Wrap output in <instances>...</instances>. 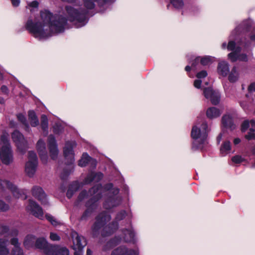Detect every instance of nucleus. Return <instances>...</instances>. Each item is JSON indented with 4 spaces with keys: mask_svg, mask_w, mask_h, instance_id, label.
<instances>
[{
    "mask_svg": "<svg viewBox=\"0 0 255 255\" xmlns=\"http://www.w3.org/2000/svg\"><path fill=\"white\" fill-rule=\"evenodd\" d=\"M40 16L43 20L41 22H33L32 19H28L26 23V29L32 34L35 37H46L52 35V33H59L64 31L67 24L65 17L61 15H53L47 10L42 11Z\"/></svg>",
    "mask_w": 255,
    "mask_h": 255,
    "instance_id": "obj_1",
    "label": "nucleus"
},
{
    "mask_svg": "<svg viewBox=\"0 0 255 255\" xmlns=\"http://www.w3.org/2000/svg\"><path fill=\"white\" fill-rule=\"evenodd\" d=\"M8 136V134L5 132H3L0 136V141L2 146L0 149V158L2 163L6 165L12 163L13 161L12 151Z\"/></svg>",
    "mask_w": 255,
    "mask_h": 255,
    "instance_id": "obj_2",
    "label": "nucleus"
},
{
    "mask_svg": "<svg viewBox=\"0 0 255 255\" xmlns=\"http://www.w3.org/2000/svg\"><path fill=\"white\" fill-rule=\"evenodd\" d=\"M65 9L68 15V20L73 22L76 27H82L87 23L86 10L79 11L70 6H66Z\"/></svg>",
    "mask_w": 255,
    "mask_h": 255,
    "instance_id": "obj_3",
    "label": "nucleus"
},
{
    "mask_svg": "<svg viewBox=\"0 0 255 255\" xmlns=\"http://www.w3.org/2000/svg\"><path fill=\"white\" fill-rule=\"evenodd\" d=\"M202 131L197 126H194L192 127L191 132V136L195 140L200 139L199 144H204L208 136L209 130L208 129V125L206 122H204L201 124ZM196 141L193 142V148L197 149L198 147H195Z\"/></svg>",
    "mask_w": 255,
    "mask_h": 255,
    "instance_id": "obj_4",
    "label": "nucleus"
},
{
    "mask_svg": "<svg viewBox=\"0 0 255 255\" xmlns=\"http://www.w3.org/2000/svg\"><path fill=\"white\" fill-rule=\"evenodd\" d=\"M102 197L101 194H98L89 200L85 204L87 209L84 212L79 220L86 221L91 216L97 207L96 202Z\"/></svg>",
    "mask_w": 255,
    "mask_h": 255,
    "instance_id": "obj_5",
    "label": "nucleus"
},
{
    "mask_svg": "<svg viewBox=\"0 0 255 255\" xmlns=\"http://www.w3.org/2000/svg\"><path fill=\"white\" fill-rule=\"evenodd\" d=\"M28 161L25 163V171L27 175L32 177L35 173L38 164L37 157L33 151H29L28 153Z\"/></svg>",
    "mask_w": 255,
    "mask_h": 255,
    "instance_id": "obj_6",
    "label": "nucleus"
},
{
    "mask_svg": "<svg viewBox=\"0 0 255 255\" xmlns=\"http://www.w3.org/2000/svg\"><path fill=\"white\" fill-rule=\"evenodd\" d=\"M73 245L72 248L75 250V255H81V252L83 248L86 246V239L82 236H79L76 232L71 233Z\"/></svg>",
    "mask_w": 255,
    "mask_h": 255,
    "instance_id": "obj_7",
    "label": "nucleus"
},
{
    "mask_svg": "<svg viewBox=\"0 0 255 255\" xmlns=\"http://www.w3.org/2000/svg\"><path fill=\"white\" fill-rule=\"evenodd\" d=\"M11 138L19 151L24 154L27 148V143L22 134L15 130L12 133Z\"/></svg>",
    "mask_w": 255,
    "mask_h": 255,
    "instance_id": "obj_8",
    "label": "nucleus"
},
{
    "mask_svg": "<svg viewBox=\"0 0 255 255\" xmlns=\"http://www.w3.org/2000/svg\"><path fill=\"white\" fill-rule=\"evenodd\" d=\"M111 219V215L106 211H103L100 213L96 218V222L92 227L93 234L96 235L104 226L105 222L110 221Z\"/></svg>",
    "mask_w": 255,
    "mask_h": 255,
    "instance_id": "obj_9",
    "label": "nucleus"
},
{
    "mask_svg": "<svg viewBox=\"0 0 255 255\" xmlns=\"http://www.w3.org/2000/svg\"><path fill=\"white\" fill-rule=\"evenodd\" d=\"M76 146L75 141H68L65 143L63 149L64 155L67 159V164H72L74 162V153L73 148Z\"/></svg>",
    "mask_w": 255,
    "mask_h": 255,
    "instance_id": "obj_10",
    "label": "nucleus"
},
{
    "mask_svg": "<svg viewBox=\"0 0 255 255\" xmlns=\"http://www.w3.org/2000/svg\"><path fill=\"white\" fill-rule=\"evenodd\" d=\"M122 202V198L121 197L114 195L108 197L103 203V207L107 210H110L120 206Z\"/></svg>",
    "mask_w": 255,
    "mask_h": 255,
    "instance_id": "obj_11",
    "label": "nucleus"
},
{
    "mask_svg": "<svg viewBox=\"0 0 255 255\" xmlns=\"http://www.w3.org/2000/svg\"><path fill=\"white\" fill-rule=\"evenodd\" d=\"M32 196L40 201L43 205H47L48 202L46 198V195L42 188L39 186H33L31 189Z\"/></svg>",
    "mask_w": 255,
    "mask_h": 255,
    "instance_id": "obj_12",
    "label": "nucleus"
},
{
    "mask_svg": "<svg viewBox=\"0 0 255 255\" xmlns=\"http://www.w3.org/2000/svg\"><path fill=\"white\" fill-rule=\"evenodd\" d=\"M48 145L51 158L53 160L56 159L59 151L55 138L52 134L48 137Z\"/></svg>",
    "mask_w": 255,
    "mask_h": 255,
    "instance_id": "obj_13",
    "label": "nucleus"
},
{
    "mask_svg": "<svg viewBox=\"0 0 255 255\" xmlns=\"http://www.w3.org/2000/svg\"><path fill=\"white\" fill-rule=\"evenodd\" d=\"M29 205L27 208L29 210L31 214L35 217L41 218L43 217V212L42 208L35 201L29 199L28 200Z\"/></svg>",
    "mask_w": 255,
    "mask_h": 255,
    "instance_id": "obj_14",
    "label": "nucleus"
},
{
    "mask_svg": "<svg viewBox=\"0 0 255 255\" xmlns=\"http://www.w3.org/2000/svg\"><path fill=\"white\" fill-rule=\"evenodd\" d=\"M233 116L232 114L224 115L221 120V123L223 126L226 129L231 131L234 130L236 128V126L234 123Z\"/></svg>",
    "mask_w": 255,
    "mask_h": 255,
    "instance_id": "obj_15",
    "label": "nucleus"
},
{
    "mask_svg": "<svg viewBox=\"0 0 255 255\" xmlns=\"http://www.w3.org/2000/svg\"><path fill=\"white\" fill-rule=\"evenodd\" d=\"M111 255H138V254L132 249H128L126 246H121L114 249Z\"/></svg>",
    "mask_w": 255,
    "mask_h": 255,
    "instance_id": "obj_16",
    "label": "nucleus"
},
{
    "mask_svg": "<svg viewBox=\"0 0 255 255\" xmlns=\"http://www.w3.org/2000/svg\"><path fill=\"white\" fill-rule=\"evenodd\" d=\"M52 245L48 244L46 240L44 238H39L36 239V243L35 248L36 249L42 250L44 253L46 255L49 254L51 247Z\"/></svg>",
    "mask_w": 255,
    "mask_h": 255,
    "instance_id": "obj_17",
    "label": "nucleus"
},
{
    "mask_svg": "<svg viewBox=\"0 0 255 255\" xmlns=\"http://www.w3.org/2000/svg\"><path fill=\"white\" fill-rule=\"evenodd\" d=\"M36 147L40 159L44 163H46L48 156L45 147V143L42 139H39L37 142Z\"/></svg>",
    "mask_w": 255,
    "mask_h": 255,
    "instance_id": "obj_18",
    "label": "nucleus"
},
{
    "mask_svg": "<svg viewBox=\"0 0 255 255\" xmlns=\"http://www.w3.org/2000/svg\"><path fill=\"white\" fill-rule=\"evenodd\" d=\"M48 255H69V250L66 248L52 246Z\"/></svg>",
    "mask_w": 255,
    "mask_h": 255,
    "instance_id": "obj_19",
    "label": "nucleus"
},
{
    "mask_svg": "<svg viewBox=\"0 0 255 255\" xmlns=\"http://www.w3.org/2000/svg\"><path fill=\"white\" fill-rule=\"evenodd\" d=\"M119 225L116 222H113L106 226L103 229V235L108 236L116 232L118 229Z\"/></svg>",
    "mask_w": 255,
    "mask_h": 255,
    "instance_id": "obj_20",
    "label": "nucleus"
},
{
    "mask_svg": "<svg viewBox=\"0 0 255 255\" xmlns=\"http://www.w3.org/2000/svg\"><path fill=\"white\" fill-rule=\"evenodd\" d=\"M103 177V173H91L87 175L85 180V182L86 184H89L93 181L99 182Z\"/></svg>",
    "mask_w": 255,
    "mask_h": 255,
    "instance_id": "obj_21",
    "label": "nucleus"
},
{
    "mask_svg": "<svg viewBox=\"0 0 255 255\" xmlns=\"http://www.w3.org/2000/svg\"><path fill=\"white\" fill-rule=\"evenodd\" d=\"M35 236L32 235H27L24 241L23 245L24 247L27 249L30 248H35L36 243Z\"/></svg>",
    "mask_w": 255,
    "mask_h": 255,
    "instance_id": "obj_22",
    "label": "nucleus"
},
{
    "mask_svg": "<svg viewBox=\"0 0 255 255\" xmlns=\"http://www.w3.org/2000/svg\"><path fill=\"white\" fill-rule=\"evenodd\" d=\"M220 115V111L216 107H213L209 108L206 111V116L210 119L216 118L219 117Z\"/></svg>",
    "mask_w": 255,
    "mask_h": 255,
    "instance_id": "obj_23",
    "label": "nucleus"
},
{
    "mask_svg": "<svg viewBox=\"0 0 255 255\" xmlns=\"http://www.w3.org/2000/svg\"><path fill=\"white\" fill-rule=\"evenodd\" d=\"M218 71L220 75L225 77L229 72V66L227 63L225 62L219 63L218 66Z\"/></svg>",
    "mask_w": 255,
    "mask_h": 255,
    "instance_id": "obj_24",
    "label": "nucleus"
},
{
    "mask_svg": "<svg viewBox=\"0 0 255 255\" xmlns=\"http://www.w3.org/2000/svg\"><path fill=\"white\" fill-rule=\"evenodd\" d=\"M94 159L91 157L87 153H84L82 157L78 162V165L81 167H85L91 161Z\"/></svg>",
    "mask_w": 255,
    "mask_h": 255,
    "instance_id": "obj_25",
    "label": "nucleus"
},
{
    "mask_svg": "<svg viewBox=\"0 0 255 255\" xmlns=\"http://www.w3.org/2000/svg\"><path fill=\"white\" fill-rule=\"evenodd\" d=\"M28 117L30 120V125L32 127H36L39 124L37 117L33 111H30L28 112Z\"/></svg>",
    "mask_w": 255,
    "mask_h": 255,
    "instance_id": "obj_26",
    "label": "nucleus"
},
{
    "mask_svg": "<svg viewBox=\"0 0 255 255\" xmlns=\"http://www.w3.org/2000/svg\"><path fill=\"white\" fill-rule=\"evenodd\" d=\"M12 192L14 197L16 198H20L22 194H24L23 192L17 188V187L12 183L11 185L9 186V189Z\"/></svg>",
    "mask_w": 255,
    "mask_h": 255,
    "instance_id": "obj_27",
    "label": "nucleus"
},
{
    "mask_svg": "<svg viewBox=\"0 0 255 255\" xmlns=\"http://www.w3.org/2000/svg\"><path fill=\"white\" fill-rule=\"evenodd\" d=\"M6 240L2 239L0 244V255H8L9 254V249L6 246Z\"/></svg>",
    "mask_w": 255,
    "mask_h": 255,
    "instance_id": "obj_28",
    "label": "nucleus"
},
{
    "mask_svg": "<svg viewBox=\"0 0 255 255\" xmlns=\"http://www.w3.org/2000/svg\"><path fill=\"white\" fill-rule=\"evenodd\" d=\"M114 185L112 183H109L105 184L104 186V189L105 191H109L112 190V192L113 195H117L120 191V189L118 188H113Z\"/></svg>",
    "mask_w": 255,
    "mask_h": 255,
    "instance_id": "obj_29",
    "label": "nucleus"
},
{
    "mask_svg": "<svg viewBox=\"0 0 255 255\" xmlns=\"http://www.w3.org/2000/svg\"><path fill=\"white\" fill-rule=\"evenodd\" d=\"M238 78V73L237 72V68L234 67L231 73L229 74L228 79L231 82H236Z\"/></svg>",
    "mask_w": 255,
    "mask_h": 255,
    "instance_id": "obj_30",
    "label": "nucleus"
},
{
    "mask_svg": "<svg viewBox=\"0 0 255 255\" xmlns=\"http://www.w3.org/2000/svg\"><path fill=\"white\" fill-rule=\"evenodd\" d=\"M99 0H83L84 6L88 9H92L95 8L96 2L98 4Z\"/></svg>",
    "mask_w": 255,
    "mask_h": 255,
    "instance_id": "obj_31",
    "label": "nucleus"
},
{
    "mask_svg": "<svg viewBox=\"0 0 255 255\" xmlns=\"http://www.w3.org/2000/svg\"><path fill=\"white\" fill-rule=\"evenodd\" d=\"M41 127L43 131L47 130L48 127V120L47 117L45 115H42L41 117Z\"/></svg>",
    "mask_w": 255,
    "mask_h": 255,
    "instance_id": "obj_32",
    "label": "nucleus"
},
{
    "mask_svg": "<svg viewBox=\"0 0 255 255\" xmlns=\"http://www.w3.org/2000/svg\"><path fill=\"white\" fill-rule=\"evenodd\" d=\"M231 150V143L229 141H225L222 145L220 151L222 154H226L227 151Z\"/></svg>",
    "mask_w": 255,
    "mask_h": 255,
    "instance_id": "obj_33",
    "label": "nucleus"
},
{
    "mask_svg": "<svg viewBox=\"0 0 255 255\" xmlns=\"http://www.w3.org/2000/svg\"><path fill=\"white\" fill-rule=\"evenodd\" d=\"M212 104L214 105H218L220 100V96L218 93L215 92L210 98Z\"/></svg>",
    "mask_w": 255,
    "mask_h": 255,
    "instance_id": "obj_34",
    "label": "nucleus"
},
{
    "mask_svg": "<svg viewBox=\"0 0 255 255\" xmlns=\"http://www.w3.org/2000/svg\"><path fill=\"white\" fill-rule=\"evenodd\" d=\"M170 3L176 8H182L184 5V2L182 0H170Z\"/></svg>",
    "mask_w": 255,
    "mask_h": 255,
    "instance_id": "obj_35",
    "label": "nucleus"
},
{
    "mask_svg": "<svg viewBox=\"0 0 255 255\" xmlns=\"http://www.w3.org/2000/svg\"><path fill=\"white\" fill-rule=\"evenodd\" d=\"M215 92L210 87L205 88L203 90V94L206 99H210Z\"/></svg>",
    "mask_w": 255,
    "mask_h": 255,
    "instance_id": "obj_36",
    "label": "nucleus"
},
{
    "mask_svg": "<svg viewBox=\"0 0 255 255\" xmlns=\"http://www.w3.org/2000/svg\"><path fill=\"white\" fill-rule=\"evenodd\" d=\"M12 183L9 181L0 179V188L2 190H4L5 187L9 189V186L11 185Z\"/></svg>",
    "mask_w": 255,
    "mask_h": 255,
    "instance_id": "obj_37",
    "label": "nucleus"
},
{
    "mask_svg": "<svg viewBox=\"0 0 255 255\" xmlns=\"http://www.w3.org/2000/svg\"><path fill=\"white\" fill-rule=\"evenodd\" d=\"M212 62V60L209 56H205L203 57H200V63L203 66H206Z\"/></svg>",
    "mask_w": 255,
    "mask_h": 255,
    "instance_id": "obj_38",
    "label": "nucleus"
},
{
    "mask_svg": "<svg viewBox=\"0 0 255 255\" xmlns=\"http://www.w3.org/2000/svg\"><path fill=\"white\" fill-rule=\"evenodd\" d=\"M200 57H197L191 62V67L193 70H197L200 69Z\"/></svg>",
    "mask_w": 255,
    "mask_h": 255,
    "instance_id": "obj_39",
    "label": "nucleus"
},
{
    "mask_svg": "<svg viewBox=\"0 0 255 255\" xmlns=\"http://www.w3.org/2000/svg\"><path fill=\"white\" fill-rule=\"evenodd\" d=\"M126 216V211L125 210H122L117 213L115 219L117 221H120L123 220Z\"/></svg>",
    "mask_w": 255,
    "mask_h": 255,
    "instance_id": "obj_40",
    "label": "nucleus"
},
{
    "mask_svg": "<svg viewBox=\"0 0 255 255\" xmlns=\"http://www.w3.org/2000/svg\"><path fill=\"white\" fill-rule=\"evenodd\" d=\"M46 218L53 226H56L59 224L56 219L50 215H46Z\"/></svg>",
    "mask_w": 255,
    "mask_h": 255,
    "instance_id": "obj_41",
    "label": "nucleus"
},
{
    "mask_svg": "<svg viewBox=\"0 0 255 255\" xmlns=\"http://www.w3.org/2000/svg\"><path fill=\"white\" fill-rule=\"evenodd\" d=\"M9 209V206L3 201L0 200V212H6Z\"/></svg>",
    "mask_w": 255,
    "mask_h": 255,
    "instance_id": "obj_42",
    "label": "nucleus"
},
{
    "mask_svg": "<svg viewBox=\"0 0 255 255\" xmlns=\"http://www.w3.org/2000/svg\"><path fill=\"white\" fill-rule=\"evenodd\" d=\"M102 188V185L101 184H97L92 188H91L89 192H90L91 195H93L97 193L99 190H100Z\"/></svg>",
    "mask_w": 255,
    "mask_h": 255,
    "instance_id": "obj_43",
    "label": "nucleus"
},
{
    "mask_svg": "<svg viewBox=\"0 0 255 255\" xmlns=\"http://www.w3.org/2000/svg\"><path fill=\"white\" fill-rule=\"evenodd\" d=\"M12 255H24L22 249L21 248H13L11 251Z\"/></svg>",
    "mask_w": 255,
    "mask_h": 255,
    "instance_id": "obj_44",
    "label": "nucleus"
},
{
    "mask_svg": "<svg viewBox=\"0 0 255 255\" xmlns=\"http://www.w3.org/2000/svg\"><path fill=\"white\" fill-rule=\"evenodd\" d=\"M228 56L232 62H235L238 60V55L236 52H231L228 54Z\"/></svg>",
    "mask_w": 255,
    "mask_h": 255,
    "instance_id": "obj_45",
    "label": "nucleus"
},
{
    "mask_svg": "<svg viewBox=\"0 0 255 255\" xmlns=\"http://www.w3.org/2000/svg\"><path fill=\"white\" fill-rule=\"evenodd\" d=\"M122 231L125 234H126V233L127 232L129 235V239L126 240V242L129 241L133 239L134 237V234L131 230L127 229H123Z\"/></svg>",
    "mask_w": 255,
    "mask_h": 255,
    "instance_id": "obj_46",
    "label": "nucleus"
},
{
    "mask_svg": "<svg viewBox=\"0 0 255 255\" xmlns=\"http://www.w3.org/2000/svg\"><path fill=\"white\" fill-rule=\"evenodd\" d=\"M87 196V192L86 190H83L80 192L79 194L78 198L77 201L80 202L83 201L85 198Z\"/></svg>",
    "mask_w": 255,
    "mask_h": 255,
    "instance_id": "obj_47",
    "label": "nucleus"
},
{
    "mask_svg": "<svg viewBox=\"0 0 255 255\" xmlns=\"http://www.w3.org/2000/svg\"><path fill=\"white\" fill-rule=\"evenodd\" d=\"M245 137L248 140H251L255 138V133L253 128L250 129V131L245 135Z\"/></svg>",
    "mask_w": 255,
    "mask_h": 255,
    "instance_id": "obj_48",
    "label": "nucleus"
},
{
    "mask_svg": "<svg viewBox=\"0 0 255 255\" xmlns=\"http://www.w3.org/2000/svg\"><path fill=\"white\" fill-rule=\"evenodd\" d=\"M17 118L19 122H20L22 124L25 126L27 125L26 119L23 115L21 114H19L17 115Z\"/></svg>",
    "mask_w": 255,
    "mask_h": 255,
    "instance_id": "obj_49",
    "label": "nucleus"
},
{
    "mask_svg": "<svg viewBox=\"0 0 255 255\" xmlns=\"http://www.w3.org/2000/svg\"><path fill=\"white\" fill-rule=\"evenodd\" d=\"M249 122L248 120H246L243 122L241 125V130L242 132H245L247 129L249 128Z\"/></svg>",
    "mask_w": 255,
    "mask_h": 255,
    "instance_id": "obj_50",
    "label": "nucleus"
},
{
    "mask_svg": "<svg viewBox=\"0 0 255 255\" xmlns=\"http://www.w3.org/2000/svg\"><path fill=\"white\" fill-rule=\"evenodd\" d=\"M232 160L235 163H240L244 161V159L240 155H236L232 157Z\"/></svg>",
    "mask_w": 255,
    "mask_h": 255,
    "instance_id": "obj_51",
    "label": "nucleus"
},
{
    "mask_svg": "<svg viewBox=\"0 0 255 255\" xmlns=\"http://www.w3.org/2000/svg\"><path fill=\"white\" fill-rule=\"evenodd\" d=\"M10 244L14 246L13 248H20V243L18 242V240L17 238H13L10 240Z\"/></svg>",
    "mask_w": 255,
    "mask_h": 255,
    "instance_id": "obj_52",
    "label": "nucleus"
},
{
    "mask_svg": "<svg viewBox=\"0 0 255 255\" xmlns=\"http://www.w3.org/2000/svg\"><path fill=\"white\" fill-rule=\"evenodd\" d=\"M227 48L229 51L234 50L236 48V42L233 40L230 41Z\"/></svg>",
    "mask_w": 255,
    "mask_h": 255,
    "instance_id": "obj_53",
    "label": "nucleus"
},
{
    "mask_svg": "<svg viewBox=\"0 0 255 255\" xmlns=\"http://www.w3.org/2000/svg\"><path fill=\"white\" fill-rule=\"evenodd\" d=\"M9 231V227L7 226L3 225L0 227V235H4Z\"/></svg>",
    "mask_w": 255,
    "mask_h": 255,
    "instance_id": "obj_54",
    "label": "nucleus"
},
{
    "mask_svg": "<svg viewBox=\"0 0 255 255\" xmlns=\"http://www.w3.org/2000/svg\"><path fill=\"white\" fill-rule=\"evenodd\" d=\"M208 74L206 71L202 70L196 74V77L198 79H201L205 78L207 76Z\"/></svg>",
    "mask_w": 255,
    "mask_h": 255,
    "instance_id": "obj_55",
    "label": "nucleus"
},
{
    "mask_svg": "<svg viewBox=\"0 0 255 255\" xmlns=\"http://www.w3.org/2000/svg\"><path fill=\"white\" fill-rule=\"evenodd\" d=\"M238 60L241 61L247 62L248 61V56L245 53L240 54L238 55Z\"/></svg>",
    "mask_w": 255,
    "mask_h": 255,
    "instance_id": "obj_56",
    "label": "nucleus"
},
{
    "mask_svg": "<svg viewBox=\"0 0 255 255\" xmlns=\"http://www.w3.org/2000/svg\"><path fill=\"white\" fill-rule=\"evenodd\" d=\"M113 2H114V0H98V6L99 7H102L106 3H112Z\"/></svg>",
    "mask_w": 255,
    "mask_h": 255,
    "instance_id": "obj_57",
    "label": "nucleus"
},
{
    "mask_svg": "<svg viewBox=\"0 0 255 255\" xmlns=\"http://www.w3.org/2000/svg\"><path fill=\"white\" fill-rule=\"evenodd\" d=\"M69 187L71 188L72 190H73L75 192L78 190L79 186L78 182H73L71 184H70Z\"/></svg>",
    "mask_w": 255,
    "mask_h": 255,
    "instance_id": "obj_58",
    "label": "nucleus"
},
{
    "mask_svg": "<svg viewBox=\"0 0 255 255\" xmlns=\"http://www.w3.org/2000/svg\"><path fill=\"white\" fill-rule=\"evenodd\" d=\"M53 131L55 134H59L62 132V129L58 125L53 127Z\"/></svg>",
    "mask_w": 255,
    "mask_h": 255,
    "instance_id": "obj_59",
    "label": "nucleus"
},
{
    "mask_svg": "<svg viewBox=\"0 0 255 255\" xmlns=\"http://www.w3.org/2000/svg\"><path fill=\"white\" fill-rule=\"evenodd\" d=\"M50 238L52 241H59L60 238L55 233H51L50 235Z\"/></svg>",
    "mask_w": 255,
    "mask_h": 255,
    "instance_id": "obj_60",
    "label": "nucleus"
},
{
    "mask_svg": "<svg viewBox=\"0 0 255 255\" xmlns=\"http://www.w3.org/2000/svg\"><path fill=\"white\" fill-rule=\"evenodd\" d=\"M75 192L72 189L69 187L67 192L66 193V196L69 199L71 198Z\"/></svg>",
    "mask_w": 255,
    "mask_h": 255,
    "instance_id": "obj_61",
    "label": "nucleus"
},
{
    "mask_svg": "<svg viewBox=\"0 0 255 255\" xmlns=\"http://www.w3.org/2000/svg\"><path fill=\"white\" fill-rule=\"evenodd\" d=\"M248 90L250 93L255 92V83H251L249 86Z\"/></svg>",
    "mask_w": 255,
    "mask_h": 255,
    "instance_id": "obj_62",
    "label": "nucleus"
},
{
    "mask_svg": "<svg viewBox=\"0 0 255 255\" xmlns=\"http://www.w3.org/2000/svg\"><path fill=\"white\" fill-rule=\"evenodd\" d=\"M201 84H202L201 80H195L194 81V86L196 88H197L198 89H199V88H201Z\"/></svg>",
    "mask_w": 255,
    "mask_h": 255,
    "instance_id": "obj_63",
    "label": "nucleus"
},
{
    "mask_svg": "<svg viewBox=\"0 0 255 255\" xmlns=\"http://www.w3.org/2000/svg\"><path fill=\"white\" fill-rule=\"evenodd\" d=\"M38 5H39V3L36 0H34L31 2H30L29 4H28V5L30 6V7H34V8H36L38 6Z\"/></svg>",
    "mask_w": 255,
    "mask_h": 255,
    "instance_id": "obj_64",
    "label": "nucleus"
}]
</instances>
